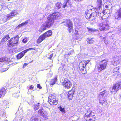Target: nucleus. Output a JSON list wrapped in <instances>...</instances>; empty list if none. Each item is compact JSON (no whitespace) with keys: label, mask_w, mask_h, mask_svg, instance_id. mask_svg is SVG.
<instances>
[{"label":"nucleus","mask_w":121,"mask_h":121,"mask_svg":"<svg viewBox=\"0 0 121 121\" xmlns=\"http://www.w3.org/2000/svg\"><path fill=\"white\" fill-rule=\"evenodd\" d=\"M23 24V23H22L19 25H18L17 27V28L19 29L21 27L24 26Z\"/></svg>","instance_id":"obj_39"},{"label":"nucleus","mask_w":121,"mask_h":121,"mask_svg":"<svg viewBox=\"0 0 121 121\" xmlns=\"http://www.w3.org/2000/svg\"><path fill=\"white\" fill-rule=\"evenodd\" d=\"M62 84L65 89H69L72 86V84L70 80L68 78H65L62 82Z\"/></svg>","instance_id":"obj_9"},{"label":"nucleus","mask_w":121,"mask_h":121,"mask_svg":"<svg viewBox=\"0 0 121 121\" xmlns=\"http://www.w3.org/2000/svg\"><path fill=\"white\" fill-rule=\"evenodd\" d=\"M98 97L99 103L103 106L106 107L108 105V104L107 102L106 99L104 97Z\"/></svg>","instance_id":"obj_11"},{"label":"nucleus","mask_w":121,"mask_h":121,"mask_svg":"<svg viewBox=\"0 0 121 121\" xmlns=\"http://www.w3.org/2000/svg\"><path fill=\"white\" fill-rule=\"evenodd\" d=\"M121 89V82H119L113 84L110 91L112 94H116L117 91Z\"/></svg>","instance_id":"obj_7"},{"label":"nucleus","mask_w":121,"mask_h":121,"mask_svg":"<svg viewBox=\"0 0 121 121\" xmlns=\"http://www.w3.org/2000/svg\"><path fill=\"white\" fill-rule=\"evenodd\" d=\"M105 7L106 8V9L109 10L112 9V6L111 4H109L106 5Z\"/></svg>","instance_id":"obj_30"},{"label":"nucleus","mask_w":121,"mask_h":121,"mask_svg":"<svg viewBox=\"0 0 121 121\" xmlns=\"http://www.w3.org/2000/svg\"><path fill=\"white\" fill-rule=\"evenodd\" d=\"M39 104H40L39 103H38L33 105V108L34 110H37L40 107Z\"/></svg>","instance_id":"obj_23"},{"label":"nucleus","mask_w":121,"mask_h":121,"mask_svg":"<svg viewBox=\"0 0 121 121\" xmlns=\"http://www.w3.org/2000/svg\"><path fill=\"white\" fill-rule=\"evenodd\" d=\"M96 3L97 5L95 8L97 10H99L102 8V0H97Z\"/></svg>","instance_id":"obj_15"},{"label":"nucleus","mask_w":121,"mask_h":121,"mask_svg":"<svg viewBox=\"0 0 121 121\" xmlns=\"http://www.w3.org/2000/svg\"><path fill=\"white\" fill-rule=\"evenodd\" d=\"M5 113L3 110L0 107V115H5Z\"/></svg>","instance_id":"obj_35"},{"label":"nucleus","mask_w":121,"mask_h":121,"mask_svg":"<svg viewBox=\"0 0 121 121\" xmlns=\"http://www.w3.org/2000/svg\"><path fill=\"white\" fill-rule=\"evenodd\" d=\"M108 94V92L104 90L100 93L99 95V97H103L105 98L107 96Z\"/></svg>","instance_id":"obj_19"},{"label":"nucleus","mask_w":121,"mask_h":121,"mask_svg":"<svg viewBox=\"0 0 121 121\" xmlns=\"http://www.w3.org/2000/svg\"><path fill=\"white\" fill-rule=\"evenodd\" d=\"M13 17L12 15L10 13L7 15L6 16V19L7 20H9L11 19Z\"/></svg>","instance_id":"obj_33"},{"label":"nucleus","mask_w":121,"mask_h":121,"mask_svg":"<svg viewBox=\"0 0 121 121\" xmlns=\"http://www.w3.org/2000/svg\"><path fill=\"white\" fill-rule=\"evenodd\" d=\"M28 23V21H26L24 22L23 23V24L24 25H26V24L27 23Z\"/></svg>","instance_id":"obj_48"},{"label":"nucleus","mask_w":121,"mask_h":121,"mask_svg":"<svg viewBox=\"0 0 121 121\" xmlns=\"http://www.w3.org/2000/svg\"><path fill=\"white\" fill-rule=\"evenodd\" d=\"M2 8V6L0 5V10Z\"/></svg>","instance_id":"obj_51"},{"label":"nucleus","mask_w":121,"mask_h":121,"mask_svg":"<svg viewBox=\"0 0 121 121\" xmlns=\"http://www.w3.org/2000/svg\"><path fill=\"white\" fill-rule=\"evenodd\" d=\"M43 108H41L38 111V112L39 114H40V115H42L43 114Z\"/></svg>","instance_id":"obj_34"},{"label":"nucleus","mask_w":121,"mask_h":121,"mask_svg":"<svg viewBox=\"0 0 121 121\" xmlns=\"http://www.w3.org/2000/svg\"><path fill=\"white\" fill-rule=\"evenodd\" d=\"M28 65V64L26 63H25L24 64L23 66V68H24V67L26 66H27Z\"/></svg>","instance_id":"obj_45"},{"label":"nucleus","mask_w":121,"mask_h":121,"mask_svg":"<svg viewBox=\"0 0 121 121\" xmlns=\"http://www.w3.org/2000/svg\"><path fill=\"white\" fill-rule=\"evenodd\" d=\"M119 69L120 68L119 66L114 68L113 72L114 73L115 75L118 74L119 73Z\"/></svg>","instance_id":"obj_26"},{"label":"nucleus","mask_w":121,"mask_h":121,"mask_svg":"<svg viewBox=\"0 0 121 121\" xmlns=\"http://www.w3.org/2000/svg\"><path fill=\"white\" fill-rule=\"evenodd\" d=\"M108 60L107 59H105L100 61L99 64H96L95 68L99 72L105 69L107 67Z\"/></svg>","instance_id":"obj_3"},{"label":"nucleus","mask_w":121,"mask_h":121,"mask_svg":"<svg viewBox=\"0 0 121 121\" xmlns=\"http://www.w3.org/2000/svg\"><path fill=\"white\" fill-rule=\"evenodd\" d=\"M2 33L0 31V35Z\"/></svg>","instance_id":"obj_53"},{"label":"nucleus","mask_w":121,"mask_h":121,"mask_svg":"<svg viewBox=\"0 0 121 121\" xmlns=\"http://www.w3.org/2000/svg\"><path fill=\"white\" fill-rule=\"evenodd\" d=\"M19 38L18 35H17L11 38L8 41V45L9 47H13L18 44Z\"/></svg>","instance_id":"obj_6"},{"label":"nucleus","mask_w":121,"mask_h":121,"mask_svg":"<svg viewBox=\"0 0 121 121\" xmlns=\"http://www.w3.org/2000/svg\"><path fill=\"white\" fill-rule=\"evenodd\" d=\"M90 60H83L79 64L78 67L80 71L83 74L86 73V71L85 67L86 65L90 62Z\"/></svg>","instance_id":"obj_5"},{"label":"nucleus","mask_w":121,"mask_h":121,"mask_svg":"<svg viewBox=\"0 0 121 121\" xmlns=\"http://www.w3.org/2000/svg\"><path fill=\"white\" fill-rule=\"evenodd\" d=\"M29 88L30 90H32L34 88V86L33 85H31L29 86Z\"/></svg>","instance_id":"obj_38"},{"label":"nucleus","mask_w":121,"mask_h":121,"mask_svg":"<svg viewBox=\"0 0 121 121\" xmlns=\"http://www.w3.org/2000/svg\"><path fill=\"white\" fill-rule=\"evenodd\" d=\"M61 4H62L58 2L56 4L55 7H57V9L58 10L61 7ZM55 8H56L55 9H56V7H55Z\"/></svg>","instance_id":"obj_27"},{"label":"nucleus","mask_w":121,"mask_h":121,"mask_svg":"<svg viewBox=\"0 0 121 121\" xmlns=\"http://www.w3.org/2000/svg\"><path fill=\"white\" fill-rule=\"evenodd\" d=\"M37 87L40 89H42V87L39 84H38L37 85Z\"/></svg>","instance_id":"obj_41"},{"label":"nucleus","mask_w":121,"mask_h":121,"mask_svg":"<svg viewBox=\"0 0 121 121\" xmlns=\"http://www.w3.org/2000/svg\"><path fill=\"white\" fill-rule=\"evenodd\" d=\"M119 64V63L118 62H117L116 61H114L113 65H117L118 64Z\"/></svg>","instance_id":"obj_43"},{"label":"nucleus","mask_w":121,"mask_h":121,"mask_svg":"<svg viewBox=\"0 0 121 121\" xmlns=\"http://www.w3.org/2000/svg\"><path fill=\"white\" fill-rule=\"evenodd\" d=\"M105 37H104L103 38V39H104H104H105Z\"/></svg>","instance_id":"obj_52"},{"label":"nucleus","mask_w":121,"mask_h":121,"mask_svg":"<svg viewBox=\"0 0 121 121\" xmlns=\"http://www.w3.org/2000/svg\"><path fill=\"white\" fill-rule=\"evenodd\" d=\"M71 54V52H70L69 53L67 54V55H70Z\"/></svg>","instance_id":"obj_50"},{"label":"nucleus","mask_w":121,"mask_h":121,"mask_svg":"<svg viewBox=\"0 0 121 121\" xmlns=\"http://www.w3.org/2000/svg\"><path fill=\"white\" fill-rule=\"evenodd\" d=\"M106 10V9L104 10L102 12V13L104 15V16H105L104 17H105V16L104 15H105V14L106 13V12H105ZM101 13H98V16H99H99H100H100H101ZM103 16H104V15H103ZM103 16V15L102 16Z\"/></svg>","instance_id":"obj_37"},{"label":"nucleus","mask_w":121,"mask_h":121,"mask_svg":"<svg viewBox=\"0 0 121 121\" xmlns=\"http://www.w3.org/2000/svg\"><path fill=\"white\" fill-rule=\"evenodd\" d=\"M69 0H65V3L67 4L68 3H69Z\"/></svg>","instance_id":"obj_47"},{"label":"nucleus","mask_w":121,"mask_h":121,"mask_svg":"<svg viewBox=\"0 0 121 121\" xmlns=\"http://www.w3.org/2000/svg\"><path fill=\"white\" fill-rule=\"evenodd\" d=\"M35 116H32L31 118L30 121H39L38 118Z\"/></svg>","instance_id":"obj_31"},{"label":"nucleus","mask_w":121,"mask_h":121,"mask_svg":"<svg viewBox=\"0 0 121 121\" xmlns=\"http://www.w3.org/2000/svg\"><path fill=\"white\" fill-rule=\"evenodd\" d=\"M53 54H51L49 56V57H48V59H50V60H52V58L53 56Z\"/></svg>","instance_id":"obj_42"},{"label":"nucleus","mask_w":121,"mask_h":121,"mask_svg":"<svg viewBox=\"0 0 121 121\" xmlns=\"http://www.w3.org/2000/svg\"><path fill=\"white\" fill-rule=\"evenodd\" d=\"M10 38L9 35H7L3 38L2 40L3 41H5L9 39Z\"/></svg>","instance_id":"obj_29"},{"label":"nucleus","mask_w":121,"mask_h":121,"mask_svg":"<svg viewBox=\"0 0 121 121\" xmlns=\"http://www.w3.org/2000/svg\"><path fill=\"white\" fill-rule=\"evenodd\" d=\"M8 59L5 57H2L0 58V64L7 61Z\"/></svg>","instance_id":"obj_24"},{"label":"nucleus","mask_w":121,"mask_h":121,"mask_svg":"<svg viewBox=\"0 0 121 121\" xmlns=\"http://www.w3.org/2000/svg\"><path fill=\"white\" fill-rule=\"evenodd\" d=\"M66 23L65 26L68 27V31L70 33L73 32V24L69 19H67L65 22Z\"/></svg>","instance_id":"obj_10"},{"label":"nucleus","mask_w":121,"mask_h":121,"mask_svg":"<svg viewBox=\"0 0 121 121\" xmlns=\"http://www.w3.org/2000/svg\"><path fill=\"white\" fill-rule=\"evenodd\" d=\"M52 31L51 30H49L45 32L43 34L46 38H48L52 36Z\"/></svg>","instance_id":"obj_16"},{"label":"nucleus","mask_w":121,"mask_h":121,"mask_svg":"<svg viewBox=\"0 0 121 121\" xmlns=\"http://www.w3.org/2000/svg\"><path fill=\"white\" fill-rule=\"evenodd\" d=\"M27 39L26 38H25L22 40V42L24 43H26L28 41Z\"/></svg>","instance_id":"obj_40"},{"label":"nucleus","mask_w":121,"mask_h":121,"mask_svg":"<svg viewBox=\"0 0 121 121\" xmlns=\"http://www.w3.org/2000/svg\"><path fill=\"white\" fill-rule=\"evenodd\" d=\"M17 11V10H15L12 11L10 13L12 15V16L13 17L14 16L17 15V14H18Z\"/></svg>","instance_id":"obj_28"},{"label":"nucleus","mask_w":121,"mask_h":121,"mask_svg":"<svg viewBox=\"0 0 121 121\" xmlns=\"http://www.w3.org/2000/svg\"><path fill=\"white\" fill-rule=\"evenodd\" d=\"M57 77L56 76L53 79L51 80L50 81V85L51 87L57 81Z\"/></svg>","instance_id":"obj_22"},{"label":"nucleus","mask_w":121,"mask_h":121,"mask_svg":"<svg viewBox=\"0 0 121 121\" xmlns=\"http://www.w3.org/2000/svg\"><path fill=\"white\" fill-rule=\"evenodd\" d=\"M74 36V35H72V36Z\"/></svg>","instance_id":"obj_55"},{"label":"nucleus","mask_w":121,"mask_h":121,"mask_svg":"<svg viewBox=\"0 0 121 121\" xmlns=\"http://www.w3.org/2000/svg\"><path fill=\"white\" fill-rule=\"evenodd\" d=\"M58 108L61 111L64 112H65V111L64 108H62L61 106H60Z\"/></svg>","instance_id":"obj_36"},{"label":"nucleus","mask_w":121,"mask_h":121,"mask_svg":"<svg viewBox=\"0 0 121 121\" xmlns=\"http://www.w3.org/2000/svg\"><path fill=\"white\" fill-rule=\"evenodd\" d=\"M6 93L5 89L4 88H2L0 90V93L3 97L4 96Z\"/></svg>","instance_id":"obj_25"},{"label":"nucleus","mask_w":121,"mask_h":121,"mask_svg":"<svg viewBox=\"0 0 121 121\" xmlns=\"http://www.w3.org/2000/svg\"><path fill=\"white\" fill-rule=\"evenodd\" d=\"M92 12V10H86V11L85 16L87 19L88 20L90 18Z\"/></svg>","instance_id":"obj_17"},{"label":"nucleus","mask_w":121,"mask_h":121,"mask_svg":"<svg viewBox=\"0 0 121 121\" xmlns=\"http://www.w3.org/2000/svg\"><path fill=\"white\" fill-rule=\"evenodd\" d=\"M75 32L76 33L74 34V35H79V34L78 33V31L77 30H75Z\"/></svg>","instance_id":"obj_44"},{"label":"nucleus","mask_w":121,"mask_h":121,"mask_svg":"<svg viewBox=\"0 0 121 121\" xmlns=\"http://www.w3.org/2000/svg\"><path fill=\"white\" fill-rule=\"evenodd\" d=\"M31 99L32 100H33L34 99V96L33 95H31Z\"/></svg>","instance_id":"obj_49"},{"label":"nucleus","mask_w":121,"mask_h":121,"mask_svg":"<svg viewBox=\"0 0 121 121\" xmlns=\"http://www.w3.org/2000/svg\"><path fill=\"white\" fill-rule=\"evenodd\" d=\"M97 16V13L95 11L94 12H92V14L91 15L90 18L88 20L90 21H91L96 19Z\"/></svg>","instance_id":"obj_14"},{"label":"nucleus","mask_w":121,"mask_h":121,"mask_svg":"<svg viewBox=\"0 0 121 121\" xmlns=\"http://www.w3.org/2000/svg\"><path fill=\"white\" fill-rule=\"evenodd\" d=\"M48 101L49 104L51 105H55L58 103V101L56 99L55 94H52L49 95L48 97Z\"/></svg>","instance_id":"obj_8"},{"label":"nucleus","mask_w":121,"mask_h":121,"mask_svg":"<svg viewBox=\"0 0 121 121\" xmlns=\"http://www.w3.org/2000/svg\"><path fill=\"white\" fill-rule=\"evenodd\" d=\"M38 48H29L28 49H26L25 50L26 52H27L28 51H29L30 50H34L36 51V52H37V49Z\"/></svg>","instance_id":"obj_32"},{"label":"nucleus","mask_w":121,"mask_h":121,"mask_svg":"<svg viewBox=\"0 0 121 121\" xmlns=\"http://www.w3.org/2000/svg\"><path fill=\"white\" fill-rule=\"evenodd\" d=\"M84 118L85 121H95L96 116L92 112L87 111L84 115Z\"/></svg>","instance_id":"obj_4"},{"label":"nucleus","mask_w":121,"mask_h":121,"mask_svg":"<svg viewBox=\"0 0 121 121\" xmlns=\"http://www.w3.org/2000/svg\"><path fill=\"white\" fill-rule=\"evenodd\" d=\"M26 52L25 50L23 51L17 55L16 56L17 58L18 59H21L24 55L25 54Z\"/></svg>","instance_id":"obj_20"},{"label":"nucleus","mask_w":121,"mask_h":121,"mask_svg":"<svg viewBox=\"0 0 121 121\" xmlns=\"http://www.w3.org/2000/svg\"><path fill=\"white\" fill-rule=\"evenodd\" d=\"M73 50H72V52H73Z\"/></svg>","instance_id":"obj_54"},{"label":"nucleus","mask_w":121,"mask_h":121,"mask_svg":"<svg viewBox=\"0 0 121 121\" xmlns=\"http://www.w3.org/2000/svg\"><path fill=\"white\" fill-rule=\"evenodd\" d=\"M46 38L43 34L40 35L36 40V43L37 44V46H39V44L43 40H45Z\"/></svg>","instance_id":"obj_13"},{"label":"nucleus","mask_w":121,"mask_h":121,"mask_svg":"<svg viewBox=\"0 0 121 121\" xmlns=\"http://www.w3.org/2000/svg\"><path fill=\"white\" fill-rule=\"evenodd\" d=\"M105 16L100 15L98 17L101 22L98 25L99 30L101 31H104L109 30L110 28L109 22L107 20L108 17H104Z\"/></svg>","instance_id":"obj_2"},{"label":"nucleus","mask_w":121,"mask_h":121,"mask_svg":"<svg viewBox=\"0 0 121 121\" xmlns=\"http://www.w3.org/2000/svg\"><path fill=\"white\" fill-rule=\"evenodd\" d=\"M56 13H52L48 16L47 17V20L45 22V28L39 30V31L42 32L46 30V28H49L52 26L55 22V20L56 19L58 16L56 15Z\"/></svg>","instance_id":"obj_1"},{"label":"nucleus","mask_w":121,"mask_h":121,"mask_svg":"<svg viewBox=\"0 0 121 121\" xmlns=\"http://www.w3.org/2000/svg\"><path fill=\"white\" fill-rule=\"evenodd\" d=\"M115 19L120 20L121 18V8H119L117 10L114 16Z\"/></svg>","instance_id":"obj_12"},{"label":"nucleus","mask_w":121,"mask_h":121,"mask_svg":"<svg viewBox=\"0 0 121 121\" xmlns=\"http://www.w3.org/2000/svg\"><path fill=\"white\" fill-rule=\"evenodd\" d=\"M67 3H65V4L63 5V7L64 8L67 6Z\"/></svg>","instance_id":"obj_46"},{"label":"nucleus","mask_w":121,"mask_h":121,"mask_svg":"<svg viewBox=\"0 0 121 121\" xmlns=\"http://www.w3.org/2000/svg\"><path fill=\"white\" fill-rule=\"evenodd\" d=\"M86 41L88 44H92L95 42L94 38L89 37L87 38Z\"/></svg>","instance_id":"obj_21"},{"label":"nucleus","mask_w":121,"mask_h":121,"mask_svg":"<svg viewBox=\"0 0 121 121\" xmlns=\"http://www.w3.org/2000/svg\"><path fill=\"white\" fill-rule=\"evenodd\" d=\"M74 93V91L72 90L69 91L68 94V98L69 100H71L73 97V95Z\"/></svg>","instance_id":"obj_18"}]
</instances>
